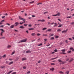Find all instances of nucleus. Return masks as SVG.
Wrapping results in <instances>:
<instances>
[{"instance_id": "obj_64", "label": "nucleus", "mask_w": 74, "mask_h": 74, "mask_svg": "<svg viewBox=\"0 0 74 74\" xmlns=\"http://www.w3.org/2000/svg\"><path fill=\"white\" fill-rule=\"evenodd\" d=\"M73 49V47H71L70 48V49Z\"/></svg>"}, {"instance_id": "obj_10", "label": "nucleus", "mask_w": 74, "mask_h": 74, "mask_svg": "<svg viewBox=\"0 0 74 74\" xmlns=\"http://www.w3.org/2000/svg\"><path fill=\"white\" fill-rule=\"evenodd\" d=\"M26 53H31V51L30 50H28L26 51Z\"/></svg>"}, {"instance_id": "obj_4", "label": "nucleus", "mask_w": 74, "mask_h": 74, "mask_svg": "<svg viewBox=\"0 0 74 74\" xmlns=\"http://www.w3.org/2000/svg\"><path fill=\"white\" fill-rule=\"evenodd\" d=\"M27 59L26 58H24L22 59V61H23L24 60H26Z\"/></svg>"}, {"instance_id": "obj_45", "label": "nucleus", "mask_w": 74, "mask_h": 74, "mask_svg": "<svg viewBox=\"0 0 74 74\" xmlns=\"http://www.w3.org/2000/svg\"><path fill=\"white\" fill-rule=\"evenodd\" d=\"M48 13V12H45L44 13V14H45L47 13Z\"/></svg>"}, {"instance_id": "obj_49", "label": "nucleus", "mask_w": 74, "mask_h": 74, "mask_svg": "<svg viewBox=\"0 0 74 74\" xmlns=\"http://www.w3.org/2000/svg\"><path fill=\"white\" fill-rule=\"evenodd\" d=\"M60 53L61 54H66V53Z\"/></svg>"}, {"instance_id": "obj_19", "label": "nucleus", "mask_w": 74, "mask_h": 74, "mask_svg": "<svg viewBox=\"0 0 74 74\" xmlns=\"http://www.w3.org/2000/svg\"><path fill=\"white\" fill-rule=\"evenodd\" d=\"M74 60V59H73V58H71V59L69 61V62H71V61H73V60Z\"/></svg>"}, {"instance_id": "obj_24", "label": "nucleus", "mask_w": 74, "mask_h": 74, "mask_svg": "<svg viewBox=\"0 0 74 74\" xmlns=\"http://www.w3.org/2000/svg\"><path fill=\"white\" fill-rule=\"evenodd\" d=\"M34 3V1H32V2H29V3L33 4V3Z\"/></svg>"}, {"instance_id": "obj_40", "label": "nucleus", "mask_w": 74, "mask_h": 74, "mask_svg": "<svg viewBox=\"0 0 74 74\" xmlns=\"http://www.w3.org/2000/svg\"><path fill=\"white\" fill-rule=\"evenodd\" d=\"M51 65H55V64L54 63H51Z\"/></svg>"}, {"instance_id": "obj_6", "label": "nucleus", "mask_w": 74, "mask_h": 74, "mask_svg": "<svg viewBox=\"0 0 74 74\" xmlns=\"http://www.w3.org/2000/svg\"><path fill=\"white\" fill-rule=\"evenodd\" d=\"M67 29H66V30H64L62 32V33H67Z\"/></svg>"}, {"instance_id": "obj_41", "label": "nucleus", "mask_w": 74, "mask_h": 74, "mask_svg": "<svg viewBox=\"0 0 74 74\" xmlns=\"http://www.w3.org/2000/svg\"><path fill=\"white\" fill-rule=\"evenodd\" d=\"M54 39V38L53 37H52L51 38L50 40H53Z\"/></svg>"}, {"instance_id": "obj_46", "label": "nucleus", "mask_w": 74, "mask_h": 74, "mask_svg": "<svg viewBox=\"0 0 74 74\" xmlns=\"http://www.w3.org/2000/svg\"><path fill=\"white\" fill-rule=\"evenodd\" d=\"M69 39V40H70V41H72V39H71V38H70Z\"/></svg>"}, {"instance_id": "obj_18", "label": "nucleus", "mask_w": 74, "mask_h": 74, "mask_svg": "<svg viewBox=\"0 0 74 74\" xmlns=\"http://www.w3.org/2000/svg\"><path fill=\"white\" fill-rule=\"evenodd\" d=\"M59 73H60V74H64V73H63L62 71H60L59 72Z\"/></svg>"}, {"instance_id": "obj_28", "label": "nucleus", "mask_w": 74, "mask_h": 74, "mask_svg": "<svg viewBox=\"0 0 74 74\" xmlns=\"http://www.w3.org/2000/svg\"><path fill=\"white\" fill-rule=\"evenodd\" d=\"M47 30L48 32H51V31L52 30V29H48Z\"/></svg>"}, {"instance_id": "obj_8", "label": "nucleus", "mask_w": 74, "mask_h": 74, "mask_svg": "<svg viewBox=\"0 0 74 74\" xmlns=\"http://www.w3.org/2000/svg\"><path fill=\"white\" fill-rule=\"evenodd\" d=\"M50 70L52 71H53V70H55V69H54V68H51L50 69Z\"/></svg>"}, {"instance_id": "obj_56", "label": "nucleus", "mask_w": 74, "mask_h": 74, "mask_svg": "<svg viewBox=\"0 0 74 74\" xmlns=\"http://www.w3.org/2000/svg\"><path fill=\"white\" fill-rule=\"evenodd\" d=\"M5 17V16H2V18H4Z\"/></svg>"}, {"instance_id": "obj_44", "label": "nucleus", "mask_w": 74, "mask_h": 74, "mask_svg": "<svg viewBox=\"0 0 74 74\" xmlns=\"http://www.w3.org/2000/svg\"><path fill=\"white\" fill-rule=\"evenodd\" d=\"M41 61H40V60H39L38 62V63H41Z\"/></svg>"}, {"instance_id": "obj_11", "label": "nucleus", "mask_w": 74, "mask_h": 74, "mask_svg": "<svg viewBox=\"0 0 74 74\" xmlns=\"http://www.w3.org/2000/svg\"><path fill=\"white\" fill-rule=\"evenodd\" d=\"M4 21V20H3L2 21H1L0 22V25H2L3 24V22Z\"/></svg>"}, {"instance_id": "obj_36", "label": "nucleus", "mask_w": 74, "mask_h": 74, "mask_svg": "<svg viewBox=\"0 0 74 74\" xmlns=\"http://www.w3.org/2000/svg\"><path fill=\"white\" fill-rule=\"evenodd\" d=\"M41 22H45V20L44 19H42L41 20Z\"/></svg>"}, {"instance_id": "obj_17", "label": "nucleus", "mask_w": 74, "mask_h": 74, "mask_svg": "<svg viewBox=\"0 0 74 74\" xmlns=\"http://www.w3.org/2000/svg\"><path fill=\"white\" fill-rule=\"evenodd\" d=\"M54 34H49V36L50 37H51L52 36H53Z\"/></svg>"}, {"instance_id": "obj_27", "label": "nucleus", "mask_w": 74, "mask_h": 74, "mask_svg": "<svg viewBox=\"0 0 74 74\" xmlns=\"http://www.w3.org/2000/svg\"><path fill=\"white\" fill-rule=\"evenodd\" d=\"M2 57H3V58H5V57H6V55H4Z\"/></svg>"}, {"instance_id": "obj_20", "label": "nucleus", "mask_w": 74, "mask_h": 74, "mask_svg": "<svg viewBox=\"0 0 74 74\" xmlns=\"http://www.w3.org/2000/svg\"><path fill=\"white\" fill-rule=\"evenodd\" d=\"M57 15L58 16H60V13L58 12Z\"/></svg>"}, {"instance_id": "obj_58", "label": "nucleus", "mask_w": 74, "mask_h": 74, "mask_svg": "<svg viewBox=\"0 0 74 74\" xmlns=\"http://www.w3.org/2000/svg\"><path fill=\"white\" fill-rule=\"evenodd\" d=\"M6 25H8V26H10V24L8 23H7L6 24Z\"/></svg>"}, {"instance_id": "obj_57", "label": "nucleus", "mask_w": 74, "mask_h": 74, "mask_svg": "<svg viewBox=\"0 0 74 74\" xmlns=\"http://www.w3.org/2000/svg\"><path fill=\"white\" fill-rule=\"evenodd\" d=\"M51 44H49V45H47V47H49V45H50Z\"/></svg>"}, {"instance_id": "obj_38", "label": "nucleus", "mask_w": 74, "mask_h": 74, "mask_svg": "<svg viewBox=\"0 0 74 74\" xmlns=\"http://www.w3.org/2000/svg\"><path fill=\"white\" fill-rule=\"evenodd\" d=\"M4 38H5V37L0 38V39H4Z\"/></svg>"}, {"instance_id": "obj_14", "label": "nucleus", "mask_w": 74, "mask_h": 74, "mask_svg": "<svg viewBox=\"0 0 74 74\" xmlns=\"http://www.w3.org/2000/svg\"><path fill=\"white\" fill-rule=\"evenodd\" d=\"M13 71V70H12V71H10L8 73H7V74H10V73H11Z\"/></svg>"}, {"instance_id": "obj_43", "label": "nucleus", "mask_w": 74, "mask_h": 74, "mask_svg": "<svg viewBox=\"0 0 74 74\" xmlns=\"http://www.w3.org/2000/svg\"><path fill=\"white\" fill-rule=\"evenodd\" d=\"M37 35L38 36H40V34L38 33V34H37Z\"/></svg>"}, {"instance_id": "obj_15", "label": "nucleus", "mask_w": 74, "mask_h": 74, "mask_svg": "<svg viewBox=\"0 0 74 74\" xmlns=\"http://www.w3.org/2000/svg\"><path fill=\"white\" fill-rule=\"evenodd\" d=\"M31 35H32V36H36V34H35V33H32Z\"/></svg>"}, {"instance_id": "obj_34", "label": "nucleus", "mask_w": 74, "mask_h": 74, "mask_svg": "<svg viewBox=\"0 0 74 74\" xmlns=\"http://www.w3.org/2000/svg\"><path fill=\"white\" fill-rule=\"evenodd\" d=\"M23 69H26V66H23Z\"/></svg>"}, {"instance_id": "obj_29", "label": "nucleus", "mask_w": 74, "mask_h": 74, "mask_svg": "<svg viewBox=\"0 0 74 74\" xmlns=\"http://www.w3.org/2000/svg\"><path fill=\"white\" fill-rule=\"evenodd\" d=\"M20 28H21V29H23L24 28V27H23V26H21L20 27Z\"/></svg>"}, {"instance_id": "obj_61", "label": "nucleus", "mask_w": 74, "mask_h": 74, "mask_svg": "<svg viewBox=\"0 0 74 74\" xmlns=\"http://www.w3.org/2000/svg\"><path fill=\"white\" fill-rule=\"evenodd\" d=\"M8 14H7V13H5V15H6V16H7V15H8Z\"/></svg>"}, {"instance_id": "obj_30", "label": "nucleus", "mask_w": 74, "mask_h": 74, "mask_svg": "<svg viewBox=\"0 0 74 74\" xmlns=\"http://www.w3.org/2000/svg\"><path fill=\"white\" fill-rule=\"evenodd\" d=\"M42 45V44L40 43V44H39V45H38V46H41V45Z\"/></svg>"}, {"instance_id": "obj_23", "label": "nucleus", "mask_w": 74, "mask_h": 74, "mask_svg": "<svg viewBox=\"0 0 74 74\" xmlns=\"http://www.w3.org/2000/svg\"><path fill=\"white\" fill-rule=\"evenodd\" d=\"M11 45H9L7 46V48H11Z\"/></svg>"}, {"instance_id": "obj_26", "label": "nucleus", "mask_w": 74, "mask_h": 74, "mask_svg": "<svg viewBox=\"0 0 74 74\" xmlns=\"http://www.w3.org/2000/svg\"><path fill=\"white\" fill-rule=\"evenodd\" d=\"M34 28H29L28 29H29V30H34Z\"/></svg>"}, {"instance_id": "obj_52", "label": "nucleus", "mask_w": 74, "mask_h": 74, "mask_svg": "<svg viewBox=\"0 0 74 74\" xmlns=\"http://www.w3.org/2000/svg\"><path fill=\"white\" fill-rule=\"evenodd\" d=\"M54 51L55 52H58V50H57V49H56L54 50Z\"/></svg>"}, {"instance_id": "obj_47", "label": "nucleus", "mask_w": 74, "mask_h": 74, "mask_svg": "<svg viewBox=\"0 0 74 74\" xmlns=\"http://www.w3.org/2000/svg\"><path fill=\"white\" fill-rule=\"evenodd\" d=\"M30 72L29 71L27 73V74H30Z\"/></svg>"}, {"instance_id": "obj_51", "label": "nucleus", "mask_w": 74, "mask_h": 74, "mask_svg": "<svg viewBox=\"0 0 74 74\" xmlns=\"http://www.w3.org/2000/svg\"><path fill=\"white\" fill-rule=\"evenodd\" d=\"M61 62L62 63V64H64V63H65V62H64L62 61Z\"/></svg>"}, {"instance_id": "obj_59", "label": "nucleus", "mask_w": 74, "mask_h": 74, "mask_svg": "<svg viewBox=\"0 0 74 74\" xmlns=\"http://www.w3.org/2000/svg\"><path fill=\"white\" fill-rule=\"evenodd\" d=\"M26 33H27V34L29 33V32L28 30L26 31Z\"/></svg>"}, {"instance_id": "obj_55", "label": "nucleus", "mask_w": 74, "mask_h": 74, "mask_svg": "<svg viewBox=\"0 0 74 74\" xmlns=\"http://www.w3.org/2000/svg\"><path fill=\"white\" fill-rule=\"evenodd\" d=\"M1 27H4V25H1L0 26Z\"/></svg>"}, {"instance_id": "obj_25", "label": "nucleus", "mask_w": 74, "mask_h": 74, "mask_svg": "<svg viewBox=\"0 0 74 74\" xmlns=\"http://www.w3.org/2000/svg\"><path fill=\"white\" fill-rule=\"evenodd\" d=\"M57 58H58V57L55 58H51V60H54V59H57Z\"/></svg>"}, {"instance_id": "obj_54", "label": "nucleus", "mask_w": 74, "mask_h": 74, "mask_svg": "<svg viewBox=\"0 0 74 74\" xmlns=\"http://www.w3.org/2000/svg\"><path fill=\"white\" fill-rule=\"evenodd\" d=\"M28 26H29V27H31L32 26V25L31 24H29V25Z\"/></svg>"}, {"instance_id": "obj_60", "label": "nucleus", "mask_w": 74, "mask_h": 74, "mask_svg": "<svg viewBox=\"0 0 74 74\" xmlns=\"http://www.w3.org/2000/svg\"><path fill=\"white\" fill-rule=\"evenodd\" d=\"M14 31L15 32H18V31L16 29H14Z\"/></svg>"}, {"instance_id": "obj_32", "label": "nucleus", "mask_w": 74, "mask_h": 74, "mask_svg": "<svg viewBox=\"0 0 74 74\" xmlns=\"http://www.w3.org/2000/svg\"><path fill=\"white\" fill-rule=\"evenodd\" d=\"M62 26H63V25H61L58 26V27H60Z\"/></svg>"}, {"instance_id": "obj_7", "label": "nucleus", "mask_w": 74, "mask_h": 74, "mask_svg": "<svg viewBox=\"0 0 74 74\" xmlns=\"http://www.w3.org/2000/svg\"><path fill=\"white\" fill-rule=\"evenodd\" d=\"M54 25H55L53 26V27H56V26H58V24H57V23H54Z\"/></svg>"}, {"instance_id": "obj_62", "label": "nucleus", "mask_w": 74, "mask_h": 74, "mask_svg": "<svg viewBox=\"0 0 74 74\" xmlns=\"http://www.w3.org/2000/svg\"><path fill=\"white\" fill-rule=\"evenodd\" d=\"M27 24H24V25L25 26H27Z\"/></svg>"}, {"instance_id": "obj_2", "label": "nucleus", "mask_w": 74, "mask_h": 74, "mask_svg": "<svg viewBox=\"0 0 74 74\" xmlns=\"http://www.w3.org/2000/svg\"><path fill=\"white\" fill-rule=\"evenodd\" d=\"M18 17H19V19H20V20H23V22H23V23H25V19H23V18L21 17V16H18Z\"/></svg>"}, {"instance_id": "obj_48", "label": "nucleus", "mask_w": 74, "mask_h": 74, "mask_svg": "<svg viewBox=\"0 0 74 74\" xmlns=\"http://www.w3.org/2000/svg\"><path fill=\"white\" fill-rule=\"evenodd\" d=\"M42 4V3H39L37 4V5H39V4Z\"/></svg>"}, {"instance_id": "obj_9", "label": "nucleus", "mask_w": 74, "mask_h": 74, "mask_svg": "<svg viewBox=\"0 0 74 74\" xmlns=\"http://www.w3.org/2000/svg\"><path fill=\"white\" fill-rule=\"evenodd\" d=\"M15 26H18L19 25V23L18 22H16L15 23Z\"/></svg>"}, {"instance_id": "obj_33", "label": "nucleus", "mask_w": 74, "mask_h": 74, "mask_svg": "<svg viewBox=\"0 0 74 74\" xmlns=\"http://www.w3.org/2000/svg\"><path fill=\"white\" fill-rule=\"evenodd\" d=\"M23 23H23V22L20 23V25H22V24H23Z\"/></svg>"}, {"instance_id": "obj_1", "label": "nucleus", "mask_w": 74, "mask_h": 74, "mask_svg": "<svg viewBox=\"0 0 74 74\" xmlns=\"http://www.w3.org/2000/svg\"><path fill=\"white\" fill-rule=\"evenodd\" d=\"M27 40V38L23 39V40H21L20 42H18V43H19L20 42H25Z\"/></svg>"}, {"instance_id": "obj_12", "label": "nucleus", "mask_w": 74, "mask_h": 74, "mask_svg": "<svg viewBox=\"0 0 74 74\" xmlns=\"http://www.w3.org/2000/svg\"><path fill=\"white\" fill-rule=\"evenodd\" d=\"M69 73V71H66L65 74H68Z\"/></svg>"}, {"instance_id": "obj_53", "label": "nucleus", "mask_w": 74, "mask_h": 74, "mask_svg": "<svg viewBox=\"0 0 74 74\" xmlns=\"http://www.w3.org/2000/svg\"><path fill=\"white\" fill-rule=\"evenodd\" d=\"M58 20L59 21H60V22H61V20L60 18H58Z\"/></svg>"}, {"instance_id": "obj_37", "label": "nucleus", "mask_w": 74, "mask_h": 74, "mask_svg": "<svg viewBox=\"0 0 74 74\" xmlns=\"http://www.w3.org/2000/svg\"><path fill=\"white\" fill-rule=\"evenodd\" d=\"M71 17H72L71 16H68V17H67L66 18H71Z\"/></svg>"}, {"instance_id": "obj_13", "label": "nucleus", "mask_w": 74, "mask_h": 74, "mask_svg": "<svg viewBox=\"0 0 74 74\" xmlns=\"http://www.w3.org/2000/svg\"><path fill=\"white\" fill-rule=\"evenodd\" d=\"M61 51H62L63 53H64V52H65V49H63Z\"/></svg>"}, {"instance_id": "obj_3", "label": "nucleus", "mask_w": 74, "mask_h": 74, "mask_svg": "<svg viewBox=\"0 0 74 74\" xmlns=\"http://www.w3.org/2000/svg\"><path fill=\"white\" fill-rule=\"evenodd\" d=\"M0 30H1V31H2V32H1V36H3V32H5V31L3 29H0Z\"/></svg>"}, {"instance_id": "obj_35", "label": "nucleus", "mask_w": 74, "mask_h": 74, "mask_svg": "<svg viewBox=\"0 0 74 74\" xmlns=\"http://www.w3.org/2000/svg\"><path fill=\"white\" fill-rule=\"evenodd\" d=\"M46 29H47V28H43L42 29L43 30H46Z\"/></svg>"}, {"instance_id": "obj_16", "label": "nucleus", "mask_w": 74, "mask_h": 74, "mask_svg": "<svg viewBox=\"0 0 74 74\" xmlns=\"http://www.w3.org/2000/svg\"><path fill=\"white\" fill-rule=\"evenodd\" d=\"M5 67L4 66H2L0 67V68H1V69H4Z\"/></svg>"}, {"instance_id": "obj_50", "label": "nucleus", "mask_w": 74, "mask_h": 74, "mask_svg": "<svg viewBox=\"0 0 74 74\" xmlns=\"http://www.w3.org/2000/svg\"><path fill=\"white\" fill-rule=\"evenodd\" d=\"M57 15H58V14H56V15H53V16H57Z\"/></svg>"}, {"instance_id": "obj_21", "label": "nucleus", "mask_w": 74, "mask_h": 74, "mask_svg": "<svg viewBox=\"0 0 74 74\" xmlns=\"http://www.w3.org/2000/svg\"><path fill=\"white\" fill-rule=\"evenodd\" d=\"M58 62H62V61L61 60L59 59L58 60Z\"/></svg>"}, {"instance_id": "obj_42", "label": "nucleus", "mask_w": 74, "mask_h": 74, "mask_svg": "<svg viewBox=\"0 0 74 74\" xmlns=\"http://www.w3.org/2000/svg\"><path fill=\"white\" fill-rule=\"evenodd\" d=\"M16 72H14L13 73H12V74H16Z\"/></svg>"}, {"instance_id": "obj_22", "label": "nucleus", "mask_w": 74, "mask_h": 74, "mask_svg": "<svg viewBox=\"0 0 74 74\" xmlns=\"http://www.w3.org/2000/svg\"><path fill=\"white\" fill-rule=\"evenodd\" d=\"M13 63V62H10L9 63V65H11Z\"/></svg>"}, {"instance_id": "obj_39", "label": "nucleus", "mask_w": 74, "mask_h": 74, "mask_svg": "<svg viewBox=\"0 0 74 74\" xmlns=\"http://www.w3.org/2000/svg\"><path fill=\"white\" fill-rule=\"evenodd\" d=\"M15 51H14L11 54V55H13V54H14L15 53Z\"/></svg>"}, {"instance_id": "obj_5", "label": "nucleus", "mask_w": 74, "mask_h": 74, "mask_svg": "<svg viewBox=\"0 0 74 74\" xmlns=\"http://www.w3.org/2000/svg\"><path fill=\"white\" fill-rule=\"evenodd\" d=\"M14 25H12L10 27V28H12L14 27Z\"/></svg>"}, {"instance_id": "obj_63", "label": "nucleus", "mask_w": 74, "mask_h": 74, "mask_svg": "<svg viewBox=\"0 0 74 74\" xmlns=\"http://www.w3.org/2000/svg\"><path fill=\"white\" fill-rule=\"evenodd\" d=\"M71 24H72V25H74V22H72L71 23Z\"/></svg>"}, {"instance_id": "obj_31", "label": "nucleus", "mask_w": 74, "mask_h": 74, "mask_svg": "<svg viewBox=\"0 0 74 74\" xmlns=\"http://www.w3.org/2000/svg\"><path fill=\"white\" fill-rule=\"evenodd\" d=\"M58 32H61V30L60 29H58L57 30Z\"/></svg>"}]
</instances>
